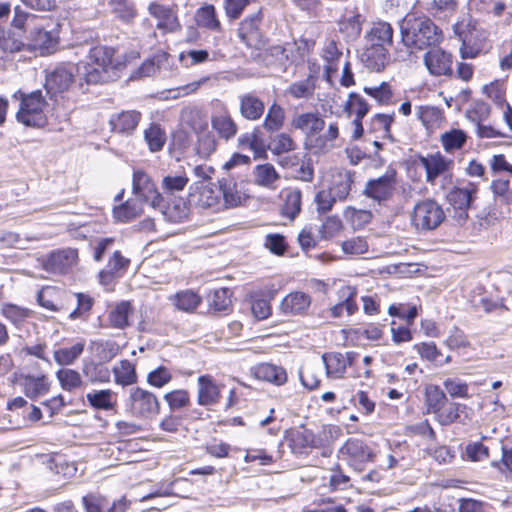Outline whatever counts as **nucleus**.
Wrapping results in <instances>:
<instances>
[{"label":"nucleus","mask_w":512,"mask_h":512,"mask_svg":"<svg viewBox=\"0 0 512 512\" xmlns=\"http://www.w3.org/2000/svg\"><path fill=\"white\" fill-rule=\"evenodd\" d=\"M149 14L157 20V28L174 32L179 28L177 16L170 6L152 2L148 6Z\"/></svg>","instance_id":"obj_21"},{"label":"nucleus","mask_w":512,"mask_h":512,"mask_svg":"<svg viewBox=\"0 0 512 512\" xmlns=\"http://www.w3.org/2000/svg\"><path fill=\"white\" fill-rule=\"evenodd\" d=\"M224 385L217 383L213 376L204 374L197 379V403L211 408L220 403Z\"/></svg>","instance_id":"obj_14"},{"label":"nucleus","mask_w":512,"mask_h":512,"mask_svg":"<svg viewBox=\"0 0 512 512\" xmlns=\"http://www.w3.org/2000/svg\"><path fill=\"white\" fill-rule=\"evenodd\" d=\"M465 405L451 403L447 407H442L436 414L441 425H448L460 419V413L464 411Z\"/></svg>","instance_id":"obj_59"},{"label":"nucleus","mask_w":512,"mask_h":512,"mask_svg":"<svg viewBox=\"0 0 512 512\" xmlns=\"http://www.w3.org/2000/svg\"><path fill=\"white\" fill-rule=\"evenodd\" d=\"M238 99L239 113L244 119L256 121L264 114L265 104L254 92L241 94Z\"/></svg>","instance_id":"obj_25"},{"label":"nucleus","mask_w":512,"mask_h":512,"mask_svg":"<svg viewBox=\"0 0 512 512\" xmlns=\"http://www.w3.org/2000/svg\"><path fill=\"white\" fill-rule=\"evenodd\" d=\"M168 57L167 53L160 52L155 54L152 58L147 59L137 69L136 74L138 77H148L154 75L160 67L163 61H166Z\"/></svg>","instance_id":"obj_60"},{"label":"nucleus","mask_w":512,"mask_h":512,"mask_svg":"<svg viewBox=\"0 0 512 512\" xmlns=\"http://www.w3.org/2000/svg\"><path fill=\"white\" fill-rule=\"evenodd\" d=\"M278 179L279 175L270 163L257 165L254 169V181L259 186L273 188Z\"/></svg>","instance_id":"obj_44"},{"label":"nucleus","mask_w":512,"mask_h":512,"mask_svg":"<svg viewBox=\"0 0 512 512\" xmlns=\"http://www.w3.org/2000/svg\"><path fill=\"white\" fill-rule=\"evenodd\" d=\"M250 372L256 379L268 382L275 386H282L288 380L286 369L283 366L274 363H259L251 367Z\"/></svg>","instance_id":"obj_18"},{"label":"nucleus","mask_w":512,"mask_h":512,"mask_svg":"<svg viewBox=\"0 0 512 512\" xmlns=\"http://www.w3.org/2000/svg\"><path fill=\"white\" fill-rule=\"evenodd\" d=\"M141 120V113L136 110L114 113L109 119L112 131L130 135L137 128Z\"/></svg>","instance_id":"obj_23"},{"label":"nucleus","mask_w":512,"mask_h":512,"mask_svg":"<svg viewBox=\"0 0 512 512\" xmlns=\"http://www.w3.org/2000/svg\"><path fill=\"white\" fill-rule=\"evenodd\" d=\"M421 166L426 172V182L435 185L438 178H450L452 173L453 161L446 159L439 152L419 159Z\"/></svg>","instance_id":"obj_12"},{"label":"nucleus","mask_w":512,"mask_h":512,"mask_svg":"<svg viewBox=\"0 0 512 512\" xmlns=\"http://www.w3.org/2000/svg\"><path fill=\"white\" fill-rule=\"evenodd\" d=\"M416 114L418 119L427 129L438 127L443 119L442 110L436 106H419L416 109Z\"/></svg>","instance_id":"obj_40"},{"label":"nucleus","mask_w":512,"mask_h":512,"mask_svg":"<svg viewBox=\"0 0 512 512\" xmlns=\"http://www.w3.org/2000/svg\"><path fill=\"white\" fill-rule=\"evenodd\" d=\"M113 373L115 382L122 386L133 385L138 380L135 365L128 360H121L115 365Z\"/></svg>","instance_id":"obj_38"},{"label":"nucleus","mask_w":512,"mask_h":512,"mask_svg":"<svg viewBox=\"0 0 512 512\" xmlns=\"http://www.w3.org/2000/svg\"><path fill=\"white\" fill-rule=\"evenodd\" d=\"M85 512H109V500L99 493H89L82 498Z\"/></svg>","instance_id":"obj_52"},{"label":"nucleus","mask_w":512,"mask_h":512,"mask_svg":"<svg viewBox=\"0 0 512 512\" xmlns=\"http://www.w3.org/2000/svg\"><path fill=\"white\" fill-rule=\"evenodd\" d=\"M188 181L185 175H167L163 178L161 187L164 193L173 194L182 191Z\"/></svg>","instance_id":"obj_64"},{"label":"nucleus","mask_w":512,"mask_h":512,"mask_svg":"<svg viewBox=\"0 0 512 512\" xmlns=\"http://www.w3.org/2000/svg\"><path fill=\"white\" fill-rule=\"evenodd\" d=\"M211 126L217 135L226 141L232 139L238 131L236 122L226 108L211 116Z\"/></svg>","instance_id":"obj_26"},{"label":"nucleus","mask_w":512,"mask_h":512,"mask_svg":"<svg viewBox=\"0 0 512 512\" xmlns=\"http://www.w3.org/2000/svg\"><path fill=\"white\" fill-rule=\"evenodd\" d=\"M311 305V297L301 291L286 295L280 304V310L285 315H303Z\"/></svg>","instance_id":"obj_27"},{"label":"nucleus","mask_w":512,"mask_h":512,"mask_svg":"<svg viewBox=\"0 0 512 512\" xmlns=\"http://www.w3.org/2000/svg\"><path fill=\"white\" fill-rule=\"evenodd\" d=\"M361 60L367 68L381 71L389 60V48L393 44V28L385 21L373 22L364 36Z\"/></svg>","instance_id":"obj_1"},{"label":"nucleus","mask_w":512,"mask_h":512,"mask_svg":"<svg viewBox=\"0 0 512 512\" xmlns=\"http://www.w3.org/2000/svg\"><path fill=\"white\" fill-rule=\"evenodd\" d=\"M133 308L128 301H122L111 309L108 315L109 325L116 329H124L130 325L129 317Z\"/></svg>","instance_id":"obj_35"},{"label":"nucleus","mask_w":512,"mask_h":512,"mask_svg":"<svg viewBox=\"0 0 512 512\" xmlns=\"http://www.w3.org/2000/svg\"><path fill=\"white\" fill-rule=\"evenodd\" d=\"M56 377L66 391H73L82 385L80 373L73 369L62 368L56 373Z\"/></svg>","instance_id":"obj_51"},{"label":"nucleus","mask_w":512,"mask_h":512,"mask_svg":"<svg viewBox=\"0 0 512 512\" xmlns=\"http://www.w3.org/2000/svg\"><path fill=\"white\" fill-rule=\"evenodd\" d=\"M130 264V260L124 257L120 251H115L107 264L106 270L99 273V277H113L117 273L126 271Z\"/></svg>","instance_id":"obj_50"},{"label":"nucleus","mask_w":512,"mask_h":512,"mask_svg":"<svg viewBox=\"0 0 512 512\" xmlns=\"http://www.w3.org/2000/svg\"><path fill=\"white\" fill-rule=\"evenodd\" d=\"M281 198L283 199V206L281 209L284 217L293 220L301 211L302 205V193L297 188H286L281 192Z\"/></svg>","instance_id":"obj_32"},{"label":"nucleus","mask_w":512,"mask_h":512,"mask_svg":"<svg viewBox=\"0 0 512 512\" xmlns=\"http://www.w3.org/2000/svg\"><path fill=\"white\" fill-rule=\"evenodd\" d=\"M285 110L277 103H273L267 111L263 121V128L268 132H276L283 127Z\"/></svg>","instance_id":"obj_43"},{"label":"nucleus","mask_w":512,"mask_h":512,"mask_svg":"<svg viewBox=\"0 0 512 512\" xmlns=\"http://www.w3.org/2000/svg\"><path fill=\"white\" fill-rule=\"evenodd\" d=\"M491 191L496 201L512 206V185L508 179H496L491 182Z\"/></svg>","instance_id":"obj_46"},{"label":"nucleus","mask_w":512,"mask_h":512,"mask_svg":"<svg viewBox=\"0 0 512 512\" xmlns=\"http://www.w3.org/2000/svg\"><path fill=\"white\" fill-rule=\"evenodd\" d=\"M1 315L16 327L22 325L30 316V311L24 307L6 303L1 307Z\"/></svg>","instance_id":"obj_48"},{"label":"nucleus","mask_w":512,"mask_h":512,"mask_svg":"<svg viewBox=\"0 0 512 512\" xmlns=\"http://www.w3.org/2000/svg\"><path fill=\"white\" fill-rule=\"evenodd\" d=\"M201 302V298L191 290H185L174 296L175 306L182 311H192Z\"/></svg>","instance_id":"obj_55"},{"label":"nucleus","mask_w":512,"mask_h":512,"mask_svg":"<svg viewBox=\"0 0 512 512\" xmlns=\"http://www.w3.org/2000/svg\"><path fill=\"white\" fill-rule=\"evenodd\" d=\"M114 55L115 50L111 47H93L88 55L89 62L84 65L86 82L97 84L110 80L115 71L122 65L121 61L115 58Z\"/></svg>","instance_id":"obj_5"},{"label":"nucleus","mask_w":512,"mask_h":512,"mask_svg":"<svg viewBox=\"0 0 512 512\" xmlns=\"http://www.w3.org/2000/svg\"><path fill=\"white\" fill-rule=\"evenodd\" d=\"M467 141V134L460 129H451L440 136V142L447 153L461 149Z\"/></svg>","instance_id":"obj_42"},{"label":"nucleus","mask_w":512,"mask_h":512,"mask_svg":"<svg viewBox=\"0 0 512 512\" xmlns=\"http://www.w3.org/2000/svg\"><path fill=\"white\" fill-rule=\"evenodd\" d=\"M110 5L116 17L124 22H130L136 16L133 5L127 0H110Z\"/></svg>","instance_id":"obj_62"},{"label":"nucleus","mask_w":512,"mask_h":512,"mask_svg":"<svg viewBox=\"0 0 512 512\" xmlns=\"http://www.w3.org/2000/svg\"><path fill=\"white\" fill-rule=\"evenodd\" d=\"M20 96L21 104L17 112V120L26 126L41 127L46 123V116L44 114V107L46 101L40 90L24 94L18 91L14 97Z\"/></svg>","instance_id":"obj_6"},{"label":"nucleus","mask_w":512,"mask_h":512,"mask_svg":"<svg viewBox=\"0 0 512 512\" xmlns=\"http://www.w3.org/2000/svg\"><path fill=\"white\" fill-rule=\"evenodd\" d=\"M164 400L172 411H176L189 406L190 395L187 390L177 389L166 393Z\"/></svg>","instance_id":"obj_58"},{"label":"nucleus","mask_w":512,"mask_h":512,"mask_svg":"<svg viewBox=\"0 0 512 512\" xmlns=\"http://www.w3.org/2000/svg\"><path fill=\"white\" fill-rule=\"evenodd\" d=\"M403 44L410 49L422 50L442 40V31L426 16L407 15L401 24Z\"/></svg>","instance_id":"obj_4"},{"label":"nucleus","mask_w":512,"mask_h":512,"mask_svg":"<svg viewBox=\"0 0 512 512\" xmlns=\"http://www.w3.org/2000/svg\"><path fill=\"white\" fill-rule=\"evenodd\" d=\"M142 209V201L137 198L129 199L125 203L115 207L113 215L117 221L128 222L138 217Z\"/></svg>","instance_id":"obj_39"},{"label":"nucleus","mask_w":512,"mask_h":512,"mask_svg":"<svg viewBox=\"0 0 512 512\" xmlns=\"http://www.w3.org/2000/svg\"><path fill=\"white\" fill-rule=\"evenodd\" d=\"M221 189L219 185H202L195 194L191 195L192 201L201 208H212L215 211L222 209Z\"/></svg>","instance_id":"obj_24"},{"label":"nucleus","mask_w":512,"mask_h":512,"mask_svg":"<svg viewBox=\"0 0 512 512\" xmlns=\"http://www.w3.org/2000/svg\"><path fill=\"white\" fill-rule=\"evenodd\" d=\"M89 405L95 410H113L117 404V393L110 389L92 390L86 394Z\"/></svg>","instance_id":"obj_30"},{"label":"nucleus","mask_w":512,"mask_h":512,"mask_svg":"<svg viewBox=\"0 0 512 512\" xmlns=\"http://www.w3.org/2000/svg\"><path fill=\"white\" fill-rule=\"evenodd\" d=\"M144 140L150 152L155 153L163 149L166 143V132L158 123H150L144 130Z\"/></svg>","instance_id":"obj_36"},{"label":"nucleus","mask_w":512,"mask_h":512,"mask_svg":"<svg viewBox=\"0 0 512 512\" xmlns=\"http://www.w3.org/2000/svg\"><path fill=\"white\" fill-rule=\"evenodd\" d=\"M132 189L137 199L150 203L152 207L159 206L163 200L150 176L142 170L134 171Z\"/></svg>","instance_id":"obj_10"},{"label":"nucleus","mask_w":512,"mask_h":512,"mask_svg":"<svg viewBox=\"0 0 512 512\" xmlns=\"http://www.w3.org/2000/svg\"><path fill=\"white\" fill-rule=\"evenodd\" d=\"M76 67L73 64H61L46 73L45 89L48 94L56 95L69 89L74 81Z\"/></svg>","instance_id":"obj_11"},{"label":"nucleus","mask_w":512,"mask_h":512,"mask_svg":"<svg viewBox=\"0 0 512 512\" xmlns=\"http://www.w3.org/2000/svg\"><path fill=\"white\" fill-rule=\"evenodd\" d=\"M366 21V17L358 11H353L352 15L346 17L342 22V29L349 35L358 37L362 32V25Z\"/></svg>","instance_id":"obj_63"},{"label":"nucleus","mask_w":512,"mask_h":512,"mask_svg":"<svg viewBox=\"0 0 512 512\" xmlns=\"http://www.w3.org/2000/svg\"><path fill=\"white\" fill-rule=\"evenodd\" d=\"M318 69L310 68V74L303 80L293 82L287 93L294 99H309L313 96L316 87V74Z\"/></svg>","instance_id":"obj_31"},{"label":"nucleus","mask_w":512,"mask_h":512,"mask_svg":"<svg viewBox=\"0 0 512 512\" xmlns=\"http://www.w3.org/2000/svg\"><path fill=\"white\" fill-rule=\"evenodd\" d=\"M320 364L309 362L300 371V380L306 388L312 390L320 384Z\"/></svg>","instance_id":"obj_47"},{"label":"nucleus","mask_w":512,"mask_h":512,"mask_svg":"<svg viewBox=\"0 0 512 512\" xmlns=\"http://www.w3.org/2000/svg\"><path fill=\"white\" fill-rule=\"evenodd\" d=\"M353 172L345 168H332L323 176V188L314 197L318 213L332 210L336 202H344L351 191Z\"/></svg>","instance_id":"obj_3"},{"label":"nucleus","mask_w":512,"mask_h":512,"mask_svg":"<svg viewBox=\"0 0 512 512\" xmlns=\"http://www.w3.org/2000/svg\"><path fill=\"white\" fill-rule=\"evenodd\" d=\"M286 440L289 447L296 454L307 453L316 446L314 433L303 427L288 431Z\"/></svg>","instance_id":"obj_22"},{"label":"nucleus","mask_w":512,"mask_h":512,"mask_svg":"<svg viewBox=\"0 0 512 512\" xmlns=\"http://www.w3.org/2000/svg\"><path fill=\"white\" fill-rule=\"evenodd\" d=\"M263 15L261 9L245 17L238 28V36L248 47L259 49L263 44L260 30Z\"/></svg>","instance_id":"obj_13"},{"label":"nucleus","mask_w":512,"mask_h":512,"mask_svg":"<svg viewBox=\"0 0 512 512\" xmlns=\"http://www.w3.org/2000/svg\"><path fill=\"white\" fill-rule=\"evenodd\" d=\"M291 125L301 130L306 136V143L317 152H328L335 147L334 142L339 137V126L337 122L329 123L327 130L325 121L318 112H306L296 115Z\"/></svg>","instance_id":"obj_2"},{"label":"nucleus","mask_w":512,"mask_h":512,"mask_svg":"<svg viewBox=\"0 0 512 512\" xmlns=\"http://www.w3.org/2000/svg\"><path fill=\"white\" fill-rule=\"evenodd\" d=\"M299 47L296 42H287L284 45H273L266 49L264 61L267 66H275L285 70L293 63L298 54Z\"/></svg>","instance_id":"obj_15"},{"label":"nucleus","mask_w":512,"mask_h":512,"mask_svg":"<svg viewBox=\"0 0 512 512\" xmlns=\"http://www.w3.org/2000/svg\"><path fill=\"white\" fill-rule=\"evenodd\" d=\"M355 353L347 352H329L322 355V363L324 365L326 376L329 379H341L346 373L348 366L354 361Z\"/></svg>","instance_id":"obj_16"},{"label":"nucleus","mask_w":512,"mask_h":512,"mask_svg":"<svg viewBox=\"0 0 512 512\" xmlns=\"http://www.w3.org/2000/svg\"><path fill=\"white\" fill-rule=\"evenodd\" d=\"M77 258L78 254L75 249L57 250L42 260V267L48 273H64L76 263Z\"/></svg>","instance_id":"obj_17"},{"label":"nucleus","mask_w":512,"mask_h":512,"mask_svg":"<svg viewBox=\"0 0 512 512\" xmlns=\"http://www.w3.org/2000/svg\"><path fill=\"white\" fill-rule=\"evenodd\" d=\"M22 33L5 30L0 26V49L6 53H17L24 49Z\"/></svg>","instance_id":"obj_37"},{"label":"nucleus","mask_w":512,"mask_h":512,"mask_svg":"<svg viewBox=\"0 0 512 512\" xmlns=\"http://www.w3.org/2000/svg\"><path fill=\"white\" fill-rule=\"evenodd\" d=\"M77 307L69 314L71 320L84 319L88 317L89 311L94 305V298L86 293H76Z\"/></svg>","instance_id":"obj_53"},{"label":"nucleus","mask_w":512,"mask_h":512,"mask_svg":"<svg viewBox=\"0 0 512 512\" xmlns=\"http://www.w3.org/2000/svg\"><path fill=\"white\" fill-rule=\"evenodd\" d=\"M424 63L430 74L443 76L452 74V55L441 49H431L424 55Z\"/></svg>","instance_id":"obj_19"},{"label":"nucleus","mask_w":512,"mask_h":512,"mask_svg":"<svg viewBox=\"0 0 512 512\" xmlns=\"http://www.w3.org/2000/svg\"><path fill=\"white\" fill-rule=\"evenodd\" d=\"M207 301L215 311H226L231 305L229 290L227 288L216 289L208 295Z\"/></svg>","instance_id":"obj_57"},{"label":"nucleus","mask_w":512,"mask_h":512,"mask_svg":"<svg viewBox=\"0 0 512 512\" xmlns=\"http://www.w3.org/2000/svg\"><path fill=\"white\" fill-rule=\"evenodd\" d=\"M445 219L442 207L432 199L418 202L413 209L411 221L419 231L436 229Z\"/></svg>","instance_id":"obj_8"},{"label":"nucleus","mask_w":512,"mask_h":512,"mask_svg":"<svg viewBox=\"0 0 512 512\" xmlns=\"http://www.w3.org/2000/svg\"><path fill=\"white\" fill-rule=\"evenodd\" d=\"M28 38L31 46L42 55L53 53L58 45V37L38 24L33 25Z\"/></svg>","instance_id":"obj_20"},{"label":"nucleus","mask_w":512,"mask_h":512,"mask_svg":"<svg viewBox=\"0 0 512 512\" xmlns=\"http://www.w3.org/2000/svg\"><path fill=\"white\" fill-rule=\"evenodd\" d=\"M341 55L342 52L334 41H330L325 45L322 57L327 63L324 75L327 81H330L332 74L338 70L337 61Z\"/></svg>","instance_id":"obj_45"},{"label":"nucleus","mask_w":512,"mask_h":512,"mask_svg":"<svg viewBox=\"0 0 512 512\" xmlns=\"http://www.w3.org/2000/svg\"><path fill=\"white\" fill-rule=\"evenodd\" d=\"M219 188L221 189L222 208L236 207L241 202V196L236 190L235 183L228 178L219 180Z\"/></svg>","instance_id":"obj_41"},{"label":"nucleus","mask_w":512,"mask_h":512,"mask_svg":"<svg viewBox=\"0 0 512 512\" xmlns=\"http://www.w3.org/2000/svg\"><path fill=\"white\" fill-rule=\"evenodd\" d=\"M397 187L396 171L388 169L384 175L369 180L364 188V194L379 204L390 200Z\"/></svg>","instance_id":"obj_9"},{"label":"nucleus","mask_w":512,"mask_h":512,"mask_svg":"<svg viewBox=\"0 0 512 512\" xmlns=\"http://www.w3.org/2000/svg\"><path fill=\"white\" fill-rule=\"evenodd\" d=\"M179 60L181 64L187 68L205 63L210 59V54L205 49H191L188 51H183L179 55Z\"/></svg>","instance_id":"obj_54"},{"label":"nucleus","mask_w":512,"mask_h":512,"mask_svg":"<svg viewBox=\"0 0 512 512\" xmlns=\"http://www.w3.org/2000/svg\"><path fill=\"white\" fill-rule=\"evenodd\" d=\"M85 341L79 340L69 347H61L53 352L55 362L60 366L72 365L83 353Z\"/></svg>","instance_id":"obj_34"},{"label":"nucleus","mask_w":512,"mask_h":512,"mask_svg":"<svg viewBox=\"0 0 512 512\" xmlns=\"http://www.w3.org/2000/svg\"><path fill=\"white\" fill-rule=\"evenodd\" d=\"M477 194V186L473 183H468L462 187H456L448 195L449 203L455 208L462 211L467 217L466 210L470 207Z\"/></svg>","instance_id":"obj_29"},{"label":"nucleus","mask_w":512,"mask_h":512,"mask_svg":"<svg viewBox=\"0 0 512 512\" xmlns=\"http://www.w3.org/2000/svg\"><path fill=\"white\" fill-rule=\"evenodd\" d=\"M127 408L133 417L150 420L159 414L160 403L154 393L135 387L130 389Z\"/></svg>","instance_id":"obj_7"},{"label":"nucleus","mask_w":512,"mask_h":512,"mask_svg":"<svg viewBox=\"0 0 512 512\" xmlns=\"http://www.w3.org/2000/svg\"><path fill=\"white\" fill-rule=\"evenodd\" d=\"M194 20L199 28L217 33L223 31L216 8L212 4L205 3L199 7L195 12Z\"/></svg>","instance_id":"obj_28"},{"label":"nucleus","mask_w":512,"mask_h":512,"mask_svg":"<svg viewBox=\"0 0 512 512\" xmlns=\"http://www.w3.org/2000/svg\"><path fill=\"white\" fill-rule=\"evenodd\" d=\"M426 403L429 409L437 414L447 401L445 393L436 385L426 388Z\"/></svg>","instance_id":"obj_56"},{"label":"nucleus","mask_w":512,"mask_h":512,"mask_svg":"<svg viewBox=\"0 0 512 512\" xmlns=\"http://www.w3.org/2000/svg\"><path fill=\"white\" fill-rule=\"evenodd\" d=\"M172 378V373L167 367L159 366L148 373L147 383L155 388H163L171 382Z\"/></svg>","instance_id":"obj_61"},{"label":"nucleus","mask_w":512,"mask_h":512,"mask_svg":"<svg viewBox=\"0 0 512 512\" xmlns=\"http://www.w3.org/2000/svg\"><path fill=\"white\" fill-rule=\"evenodd\" d=\"M39 20H41L40 17H38L35 14L25 11L21 6L17 5L14 7V10H13V18L11 20V27L20 31V33L23 34L26 31L27 24L33 23L35 25V24H37L36 22Z\"/></svg>","instance_id":"obj_49"},{"label":"nucleus","mask_w":512,"mask_h":512,"mask_svg":"<svg viewBox=\"0 0 512 512\" xmlns=\"http://www.w3.org/2000/svg\"><path fill=\"white\" fill-rule=\"evenodd\" d=\"M22 386L24 394L30 399H35L48 392L50 383L45 375H26L22 378Z\"/></svg>","instance_id":"obj_33"}]
</instances>
